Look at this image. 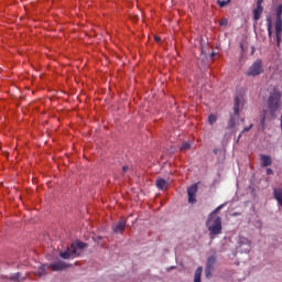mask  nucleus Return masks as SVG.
I'll return each mask as SVG.
<instances>
[{"instance_id":"f257e3e1","label":"nucleus","mask_w":282,"mask_h":282,"mask_svg":"<svg viewBox=\"0 0 282 282\" xmlns=\"http://www.w3.org/2000/svg\"><path fill=\"white\" fill-rule=\"evenodd\" d=\"M281 90L273 88L267 99L268 110H263L260 119L261 127H265V120H274L276 113L281 111Z\"/></svg>"},{"instance_id":"f03ea898","label":"nucleus","mask_w":282,"mask_h":282,"mask_svg":"<svg viewBox=\"0 0 282 282\" xmlns=\"http://www.w3.org/2000/svg\"><path fill=\"white\" fill-rule=\"evenodd\" d=\"M223 207L224 205H220L216 209H214L209 214L208 219L206 221V226H207V230L209 231L210 239L216 237V235H221V230H223L221 217L217 216V214L219 213V210H221Z\"/></svg>"},{"instance_id":"7ed1b4c3","label":"nucleus","mask_w":282,"mask_h":282,"mask_svg":"<svg viewBox=\"0 0 282 282\" xmlns=\"http://www.w3.org/2000/svg\"><path fill=\"white\" fill-rule=\"evenodd\" d=\"M275 39L278 47H281L282 39V4L278 6L275 10Z\"/></svg>"},{"instance_id":"20e7f679","label":"nucleus","mask_w":282,"mask_h":282,"mask_svg":"<svg viewBox=\"0 0 282 282\" xmlns=\"http://www.w3.org/2000/svg\"><path fill=\"white\" fill-rule=\"evenodd\" d=\"M260 74H263V63L257 59L247 70V76H260Z\"/></svg>"},{"instance_id":"39448f33","label":"nucleus","mask_w":282,"mask_h":282,"mask_svg":"<svg viewBox=\"0 0 282 282\" xmlns=\"http://www.w3.org/2000/svg\"><path fill=\"white\" fill-rule=\"evenodd\" d=\"M79 254L80 253L76 251V245H70L67 250L59 252V257L62 259H76V257H79Z\"/></svg>"},{"instance_id":"423d86ee","label":"nucleus","mask_w":282,"mask_h":282,"mask_svg":"<svg viewBox=\"0 0 282 282\" xmlns=\"http://www.w3.org/2000/svg\"><path fill=\"white\" fill-rule=\"evenodd\" d=\"M243 246H246V248H243ZM237 248H243L242 252H245V254H248V252H250V250L252 249V242H250L248 238L240 237Z\"/></svg>"},{"instance_id":"0eeeda50","label":"nucleus","mask_w":282,"mask_h":282,"mask_svg":"<svg viewBox=\"0 0 282 282\" xmlns=\"http://www.w3.org/2000/svg\"><path fill=\"white\" fill-rule=\"evenodd\" d=\"M187 195L189 204H195V202H197V198H195L197 195V184H194L187 188Z\"/></svg>"},{"instance_id":"6e6552de","label":"nucleus","mask_w":282,"mask_h":282,"mask_svg":"<svg viewBox=\"0 0 282 282\" xmlns=\"http://www.w3.org/2000/svg\"><path fill=\"white\" fill-rule=\"evenodd\" d=\"M124 228H127V219L121 218L118 223L112 225L113 232H124Z\"/></svg>"},{"instance_id":"1a4fd4ad","label":"nucleus","mask_w":282,"mask_h":282,"mask_svg":"<svg viewBox=\"0 0 282 282\" xmlns=\"http://www.w3.org/2000/svg\"><path fill=\"white\" fill-rule=\"evenodd\" d=\"M50 268L53 272H61V270H66L68 265L64 261H57V262L51 263Z\"/></svg>"},{"instance_id":"9d476101","label":"nucleus","mask_w":282,"mask_h":282,"mask_svg":"<svg viewBox=\"0 0 282 282\" xmlns=\"http://www.w3.org/2000/svg\"><path fill=\"white\" fill-rule=\"evenodd\" d=\"M260 160L262 162V167L272 166V158L270 155L261 154Z\"/></svg>"},{"instance_id":"9b49d317","label":"nucleus","mask_w":282,"mask_h":282,"mask_svg":"<svg viewBox=\"0 0 282 282\" xmlns=\"http://www.w3.org/2000/svg\"><path fill=\"white\" fill-rule=\"evenodd\" d=\"M241 98L236 97L235 98V104H234V113L235 116H239V111H241Z\"/></svg>"},{"instance_id":"f8f14e48","label":"nucleus","mask_w":282,"mask_h":282,"mask_svg":"<svg viewBox=\"0 0 282 282\" xmlns=\"http://www.w3.org/2000/svg\"><path fill=\"white\" fill-rule=\"evenodd\" d=\"M156 187L160 191H165V188L169 187V182H166V180H164V178H158L156 180Z\"/></svg>"},{"instance_id":"ddd939ff","label":"nucleus","mask_w":282,"mask_h":282,"mask_svg":"<svg viewBox=\"0 0 282 282\" xmlns=\"http://www.w3.org/2000/svg\"><path fill=\"white\" fill-rule=\"evenodd\" d=\"M261 14H263V7L262 6H257V8L253 10L254 21H259V19H261Z\"/></svg>"},{"instance_id":"4468645a","label":"nucleus","mask_w":282,"mask_h":282,"mask_svg":"<svg viewBox=\"0 0 282 282\" xmlns=\"http://www.w3.org/2000/svg\"><path fill=\"white\" fill-rule=\"evenodd\" d=\"M217 263V257L212 256L207 259L206 268L215 269V264Z\"/></svg>"},{"instance_id":"2eb2a0df","label":"nucleus","mask_w":282,"mask_h":282,"mask_svg":"<svg viewBox=\"0 0 282 282\" xmlns=\"http://www.w3.org/2000/svg\"><path fill=\"white\" fill-rule=\"evenodd\" d=\"M202 272H204V268L198 267L195 271L194 282H202Z\"/></svg>"},{"instance_id":"dca6fc26","label":"nucleus","mask_w":282,"mask_h":282,"mask_svg":"<svg viewBox=\"0 0 282 282\" xmlns=\"http://www.w3.org/2000/svg\"><path fill=\"white\" fill-rule=\"evenodd\" d=\"M267 30L269 39H272V18H267Z\"/></svg>"},{"instance_id":"f3484780","label":"nucleus","mask_w":282,"mask_h":282,"mask_svg":"<svg viewBox=\"0 0 282 282\" xmlns=\"http://www.w3.org/2000/svg\"><path fill=\"white\" fill-rule=\"evenodd\" d=\"M72 246H75L76 252H78V250H85V248H87V243L83 241L73 242Z\"/></svg>"},{"instance_id":"a211bd4d","label":"nucleus","mask_w":282,"mask_h":282,"mask_svg":"<svg viewBox=\"0 0 282 282\" xmlns=\"http://www.w3.org/2000/svg\"><path fill=\"white\" fill-rule=\"evenodd\" d=\"M235 124H236V119H235V116L231 115L227 123V129H234Z\"/></svg>"},{"instance_id":"6ab92c4d","label":"nucleus","mask_w":282,"mask_h":282,"mask_svg":"<svg viewBox=\"0 0 282 282\" xmlns=\"http://www.w3.org/2000/svg\"><path fill=\"white\" fill-rule=\"evenodd\" d=\"M213 270H215V269H213L210 267H206L205 268V276H206V279H210V276H213Z\"/></svg>"},{"instance_id":"aec40b11","label":"nucleus","mask_w":282,"mask_h":282,"mask_svg":"<svg viewBox=\"0 0 282 282\" xmlns=\"http://www.w3.org/2000/svg\"><path fill=\"white\" fill-rule=\"evenodd\" d=\"M230 1L232 0H217V4L219 6V8H226V6L230 3Z\"/></svg>"},{"instance_id":"412c9836","label":"nucleus","mask_w":282,"mask_h":282,"mask_svg":"<svg viewBox=\"0 0 282 282\" xmlns=\"http://www.w3.org/2000/svg\"><path fill=\"white\" fill-rule=\"evenodd\" d=\"M208 122H209V124H214V123H216L217 122V116H215V115H209L208 116Z\"/></svg>"},{"instance_id":"4be33fe9","label":"nucleus","mask_w":282,"mask_h":282,"mask_svg":"<svg viewBox=\"0 0 282 282\" xmlns=\"http://www.w3.org/2000/svg\"><path fill=\"white\" fill-rule=\"evenodd\" d=\"M191 149V142H185L181 145V151H188Z\"/></svg>"},{"instance_id":"5701e85b","label":"nucleus","mask_w":282,"mask_h":282,"mask_svg":"<svg viewBox=\"0 0 282 282\" xmlns=\"http://www.w3.org/2000/svg\"><path fill=\"white\" fill-rule=\"evenodd\" d=\"M219 25H221V28H226V25H228V19L220 20Z\"/></svg>"},{"instance_id":"b1692460","label":"nucleus","mask_w":282,"mask_h":282,"mask_svg":"<svg viewBox=\"0 0 282 282\" xmlns=\"http://www.w3.org/2000/svg\"><path fill=\"white\" fill-rule=\"evenodd\" d=\"M21 276V273H15V274H13L11 278H10V280L11 281H19V278Z\"/></svg>"},{"instance_id":"393cba45","label":"nucleus","mask_w":282,"mask_h":282,"mask_svg":"<svg viewBox=\"0 0 282 282\" xmlns=\"http://www.w3.org/2000/svg\"><path fill=\"white\" fill-rule=\"evenodd\" d=\"M267 175H274V171L272 169H267Z\"/></svg>"},{"instance_id":"a878e982","label":"nucleus","mask_w":282,"mask_h":282,"mask_svg":"<svg viewBox=\"0 0 282 282\" xmlns=\"http://www.w3.org/2000/svg\"><path fill=\"white\" fill-rule=\"evenodd\" d=\"M251 128H252V124H250L249 127L245 128V129L242 130V133H246V132L250 131Z\"/></svg>"},{"instance_id":"bb28decb","label":"nucleus","mask_w":282,"mask_h":282,"mask_svg":"<svg viewBox=\"0 0 282 282\" xmlns=\"http://www.w3.org/2000/svg\"><path fill=\"white\" fill-rule=\"evenodd\" d=\"M154 41H155L156 43H160V41H162V39H160V36H155V37H154Z\"/></svg>"},{"instance_id":"cd10ccee","label":"nucleus","mask_w":282,"mask_h":282,"mask_svg":"<svg viewBox=\"0 0 282 282\" xmlns=\"http://www.w3.org/2000/svg\"><path fill=\"white\" fill-rule=\"evenodd\" d=\"M122 171H123V173H127V171H129V166L124 165Z\"/></svg>"},{"instance_id":"c85d7f7f","label":"nucleus","mask_w":282,"mask_h":282,"mask_svg":"<svg viewBox=\"0 0 282 282\" xmlns=\"http://www.w3.org/2000/svg\"><path fill=\"white\" fill-rule=\"evenodd\" d=\"M263 3V0H258L257 6H261Z\"/></svg>"},{"instance_id":"c756f323","label":"nucleus","mask_w":282,"mask_h":282,"mask_svg":"<svg viewBox=\"0 0 282 282\" xmlns=\"http://www.w3.org/2000/svg\"><path fill=\"white\" fill-rule=\"evenodd\" d=\"M214 153H215V155H217V153H219V150H218V149H215V150H214Z\"/></svg>"},{"instance_id":"7c9ffc66","label":"nucleus","mask_w":282,"mask_h":282,"mask_svg":"<svg viewBox=\"0 0 282 282\" xmlns=\"http://www.w3.org/2000/svg\"><path fill=\"white\" fill-rule=\"evenodd\" d=\"M243 248H246V246H243L242 248H238V250H240V252H243Z\"/></svg>"},{"instance_id":"2f4dec72","label":"nucleus","mask_w":282,"mask_h":282,"mask_svg":"<svg viewBox=\"0 0 282 282\" xmlns=\"http://www.w3.org/2000/svg\"><path fill=\"white\" fill-rule=\"evenodd\" d=\"M41 271H42V272H45V267H42V268H41Z\"/></svg>"}]
</instances>
